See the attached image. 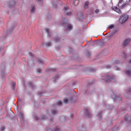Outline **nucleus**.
Here are the masks:
<instances>
[{
    "label": "nucleus",
    "mask_w": 131,
    "mask_h": 131,
    "mask_svg": "<svg viewBox=\"0 0 131 131\" xmlns=\"http://www.w3.org/2000/svg\"><path fill=\"white\" fill-rule=\"evenodd\" d=\"M114 25H111L109 26L108 28L109 30H111L114 28Z\"/></svg>",
    "instance_id": "obj_16"
},
{
    "label": "nucleus",
    "mask_w": 131,
    "mask_h": 131,
    "mask_svg": "<svg viewBox=\"0 0 131 131\" xmlns=\"http://www.w3.org/2000/svg\"><path fill=\"white\" fill-rule=\"evenodd\" d=\"M37 0L38 2H42L41 1V0Z\"/></svg>",
    "instance_id": "obj_32"
},
{
    "label": "nucleus",
    "mask_w": 131,
    "mask_h": 131,
    "mask_svg": "<svg viewBox=\"0 0 131 131\" xmlns=\"http://www.w3.org/2000/svg\"><path fill=\"white\" fill-rule=\"evenodd\" d=\"M130 39H127L124 42V46H126L127 44L129 41Z\"/></svg>",
    "instance_id": "obj_10"
},
{
    "label": "nucleus",
    "mask_w": 131,
    "mask_h": 131,
    "mask_svg": "<svg viewBox=\"0 0 131 131\" xmlns=\"http://www.w3.org/2000/svg\"><path fill=\"white\" fill-rule=\"evenodd\" d=\"M59 40V38H55L54 39V40L55 41H57Z\"/></svg>",
    "instance_id": "obj_25"
},
{
    "label": "nucleus",
    "mask_w": 131,
    "mask_h": 131,
    "mask_svg": "<svg viewBox=\"0 0 131 131\" xmlns=\"http://www.w3.org/2000/svg\"><path fill=\"white\" fill-rule=\"evenodd\" d=\"M47 118V116L46 115H44L42 116V120H44L46 119Z\"/></svg>",
    "instance_id": "obj_21"
},
{
    "label": "nucleus",
    "mask_w": 131,
    "mask_h": 131,
    "mask_svg": "<svg viewBox=\"0 0 131 131\" xmlns=\"http://www.w3.org/2000/svg\"><path fill=\"white\" fill-rule=\"evenodd\" d=\"M62 103V102L60 101H58L57 102V104L58 105H61Z\"/></svg>",
    "instance_id": "obj_22"
},
{
    "label": "nucleus",
    "mask_w": 131,
    "mask_h": 131,
    "mask_svg": "<svg viewBox=\"0 0 131 131\" xmlns=\"http://www.w3.org/2000/svg\"><path fill=\"white\" fill-rule=\"evenodd\" d=\"M109 78V76H107V78Z\"/></svg>",
    "instance_id": "obj_34"
},
{
    "label": "nucleus",
    "mask_w": 131,
    "mask_h": 131,
    "mask_svg": "<svg viewBox=\"0 0 131 131\" xmlns=\"http://www.w3.org/2000/svg\"><path fill=\"white\" fill-rule=\"evenodd\" d=\"M128 18V16L127 15H123L120 17L119 19L120 23L122 24L126 21Z\"/></svg>",
    "instance_id": "obj_2"
},
{
    "label": "nucleus",
    "mask_w": 131,
    "mask_h": 131,
    "mask_svg": "<svg viewBox=\"0 0 131 131\" xmlns=\"http://www.w3.org/2000/svg\"><path fill=\"white\" fill-rule=\"evenodd\" d=\"M38 61L39 62H40L41 63H42L43 62V61L41 59H40L39 60H38Z\"/></svg>",
    "instance_id": "obj_24"
},
{
    "label": "nucleus",
    "mask_w": 131,
    "mask_h": 131,
    "mask_svg": "<svg viewBox=\"0 0 131 131\" xmlns=\"http://www.w3.org/2000/svg\"><path fill=\"white\" fill-rule=\"evenodd\" d=\"M66 26H65V29L67 30H72L73 28L72 25L71 24H68L67 23L66 24Z\"/></svg>",
    "instance_id": "obj_4"
},
{
    "label": "nucleus",
    "mask_w": 131,
    "mask_h": 131,
    "mask_svg": "<svg viewBox=\"0 0 131 131\" xmlns=\"http://www.w3.org/2000/svg\"><path fill=\"white\" fill-rule=\"evenodd\" d=\"M97 115L98 116L99 119H101L102 116V111H99L97 113Z\"/></svg>",
    "instance_id": "obj_9"
},
{
    "label": "nucleus",
    "mask_w": 131,
    "mask_h": 131,
    "mask_svg": "<svg viewBox=\"0 0 131 131\" xmlns=\"http://www.w3.org/2000/svg\"><path fill=\"white\" fill-rule=\"evenodd\" d=\"M52 44L51 42H49L47 43L45 45L46 46L49 47L52 46Z\"/></svg>",
    "instance_id": "obj_14"
},
{
    "label": "nucleus",
    "mask_w": 131,
    "mask_h": 131,
    "mask_svg": "<svg viewBox=\"0 0 131 131\" xmlns=\"http://www.w3.org/2000/svg\"><path fill=\"white\" fill-rule=\"evenodd\" d=\"M108 81V80H106V81Z\"/></svg>",
    "instance_id": "obj_40"
},
{
    "label": "nucleus",
    "mask_w": 131,
    "mask_h": 131,
    "mask_svg": "<svg viewBox=\"0 0 131 131\" xmlns=\"http://www.w3.org/2000/svg\"><path fill=\"white\" fill-rule=\"evenodd\" d=\"M83 111L84 112L86 116H88L89 118L90 117L91 115L90 114L88 110L86 109H85Z\"/></svg>",
    "instance_id": "obj_6"
},
{
    "label": "nucleus",
    "mask_w": 131,
    "mask_h": 131,
    "mask_svg": "<svg viewBox=\"0 0 131 131\" xmlns=\"http://www.w3.org/2000/svg\"><path fill=\"white\" fill-rule=\"evenodd\" d=\"M130 63H131V60L129 62Z\"/></svg>",
    "instance_id": "obj_36"
},
{
    "label": "nucleus",
    "mask_w": 131,
    "mask_h": 131,
    "mask_svg": "<svg viewBox=\"0 0 131 131\" xmlns=\"http://www.w3.org/2000/svg\"><path fill=\"white\" fill-rule=\"evenodd\" d=\"M89 4V3L88 2H85V5L84 6V7L85 8H86L87 7Z\"/></svg>",
    "instance_id": "obj_19"
},
{
    "label": "nucleus",
    "mask_w": 131,
    "mask_h": 131,
    "mask_svg": "<svg viewBox=\"0 0 131 131\" xmlns=\"http://www.w3.org/2000/svg\"><path fill=\"white\" fill-rule=\"evenodd\" d=\"M49 29L48 28H47L45 29V31L47 33H49Z\"/></svg>",
    "instance_id": "obj_23"
},
{
    "label": "nucleus",
    "mask_w": 131,
    "mask_h": 131,
    "mask_svg": "<svg viewBox=\"0 0 131 131\" xmlns=\"http://www.w3.org/2000/svg\"><path fill=\"white\" fill-rule=\"evenodd\" d=\"M20 119L22 120H23L24 118V114L22 112H20L18 115Z\"/></svg>",
    "instance_id": "obj_7"
},
{
    "label": "nucleus",
    "mask_w": 131,
    "mask_h": 131,
    "mask_svg": "<svg viewBox=\"0 0 131 131\" xmlns=\"http://www.w3.org/2000/svg\"><path fill=\"white\" fill-rule=\"evenodd\" d=\"M42 46H43L42 44Z\"/></svg>",
    "instance_id": "obj_39"
},
{
    "label": "nucleus",
    "mask_w": 131,
    "mask_h": 131,
    "mask_svg": "<svg viewBox=\"0 0 131 131\" xmlns=\"http://www.w3.org/2000/svg\"><path fill=\"white\" fill-rule=\"evenodd\" d=\"M64 119V118L63 117H62L61 118V120L62 121H63V122H64L65 121V120H64L63 119Z\"/></svg>",
    "instance_id": "obj_29"
},
{
    "label": "nucleus",
    "mask_w": 131,
    "mask_h": 131,
    "mask_svg": "<svg viewBox=\"0 0 131 131\" xmlns=\"http://www.w3.org/2000/svg\"><path fill=\"white\" fill-rule=\"evenodd\" d=\"M64 102L65 103H67L68 102L69 100L67 98H64Z\"/></svg>",
    "instance_id": "obj_18"
},
{
    "label": "nucleus",
    "mask_w": 131,
    "mask_h": 131,
    "mask_svg": "<svg viewBox=\"0 0 131 131\" xmlns=\"http://www.w3.org/2000/svg\"><path fill=\"white\" fill-rule=\"evenodd\" d=\"M115 70H119V68H117V69L115 68Z\"/></svg>",
    "instance_id": "obj_31"
},
{
    "label": "nucleus",
    "mask_w": 131,
    "mask_h": 131,
    "mask_svg": "<svg viewBox=\"0 0 131 131\" xmlns=\"http://www.w3.org/2000/svg\"><path fill=\"white\" fill-rule=\"evenodd\" d=\"M130 119V118L128 116H125V121H127V120H129Z\"/></svg>",
    "instance_id": "obj_20"
},
{
    "label": "nucleus",
    "mask_w": 131,
    "mask_h": 131,
    "mask_svg": "<svg viewBox=\"0 0 131 131\" xmlns=\"http://www.w3.org/2000/svg\"><path fill=\"white\" fill-rule=\"evenodd\" d=\"M5 127H2L1 128V130L2 131H3L5 129Z\"/></svg>",
    "instance_id": "obj_27"
},
{
    "label": "nucleus",
    "mask_w": 131,
    "mask_h": 131,
    "mask_svg": "<svg viewBox=\"0 0 131 131\" xmlns=\"http://www.w3.org/2000/svg\"><path fill=\"white\" fill-rule=\"evenodd\" d=\"M130 91H131V88H129L125 93V96L127 97H128L127 95L129 94V92H130Z\"/></svg>",
    "instance_id": "obj_8"
},
{
    "label": "nucleus",
    "mask_w": 131,
    "mask_h": 131,
    "mask_svg": "<svg viewBox=\"0 0 131 131\" xmlns=\"http://www.w3.org/2000/svg\"><path fill=\"white\" fill-rule=\"evenodd\" d=\"M41 71V69H39L38 71H37V72H38V73H40Z\"/></svg>",
    "instance_id": "obj_26"
},
{
    "label": "nucleus",
    "mask_w": 131,
    "mask_h": 131,
    "mask_svg": "<svg viewBox=\"0 0 131 131\" xmlns=\"http://www.w3.org/2000/svg\"><path fill=\"white\" fill-rule=\"evenodd\" d=\"M130 0H119L118 6L120 8L124 7L129 3Z\"/></svg>",
    "instance_id": "obj_1"
},
{
    "label": "nucleus",
    "mask_w": 131,
    "mask_h": 131,
    "mask_svg": "<svg viewBox=\"0 0 131 131\" xmlns=\"http://www.w3.org/2000/svg\"><path fill=\"white\" fill-rule=\"evenodd\" d=\"M35 10V7L34 6H33L31 7L30 9V12L31 13H33Z\"/></svg>",
    "instance_id": "obj_15"
},
{
    "label": "nucleus",
    "mask_w": 131,
    "mask_h": 131,
    "mask_svg": "<svg viewBox=\"0 0 131 131\" xmlns=\"http://www.w3.org/2000/svg\"><path fill=\"white\" fill-rule=\"evenodd\" d=\"M99 12V10H98L97 9L95 11V12L96 13H98Z\"/></svg>",
    "instance_id": "obj_30"
},
{
    "label": "nucleus",
    "mask_w": 131,
    "mask_h": 131,
    "mask_svg": "<svg viewBox=\"0 0 131 131\" xmlns=\"http://www.w3.org/2000/svg\"><path fill=\"white\" fill-rule=\"evenodd\" d=\"M59 130L58 129H48L47 131H59Z\"/></svg>",
    "instance_id": "obj_17"
},
{
    "label": "nucleus",
    "mask_w": 131,
    "mask_h": 131,
    "mask_svg": "<svg viewBox=\"0 0 131 131\" xmlns=\"http://www.w3.org/2000/svg\"><path fill=\"white\" fill-rule=\"evenodd\" d=\"M63 26H64V25H63Z\"/></svg>",
    "instance_id": "obj_38"
},
{
    "label": "nucleus",
    "mask_w": 131,
    "mask_h": 131,
    "mask_svg": "<svg viewBox=\"0 0 131 131\" xmlns=\"http://www.w3.org/2000/svg\"><path fill=\"white\" fill-rule=\"evenodd\" d=\"M112 8L113 10L118 13H121V12L120 10L115 6H112Z\"/></svg>",
    "instance_id": "obj_5"
},
{
    "label": "nucleus",
    "mask_w": 131,
    "mask_h": 131,
    "mask_svg": "<svg viewBox=\"0 0 131 131\" xmlns=\"http://www.w3.org/2000/svg\"><path fill=\"white\" fill-rule=\"evenodd\" d=\"M126 74L131 77V70H127L126 72Z\"/></svg>",
    "instance_id": "obj_13"
},
{
    "label": "nucleus",
    "mask_w": 131,
    "mask_h": 131,
    "mask_svg": "<svg viewBox=\"0 0 131 131\" xmlns=\"http://www.w3.org/2000/svg\"><path fill=\"white\" fill-rule=\"evenodd\" d=\"M79 3V1L78 0H74L73 4L75 6L77 5Z\"/></svg>",
    "instance_id": "obj_12"
},
{
    "label": "nucleus",
    "mask_w": 131,
    "mask_h": 131,
    "mask_svg": "<svg viewBox=\"0 0 131 131\" xmlns=\"http://www.w3.org/2000/svg\"><path fill=\"white\" fill-rule=\"evenodd\" d=\"M64 13L65 15H68L71 14V13L68 7H64Z\"/></svg>",
    "instance_id": "obj_3"
},
{
    "label": "nucleus",
    "mask_w": 131,
    "mask_h": 131,
    "mask_svg": "<svg viewBox=\"0 0 131 131\" xmlns=\"http://www.w3.org/2000/svg\"><path fill=\"white\" fill-rule=\"evenodd\" d=\"M15 82H14L13 83V85L14 86L15 85Z\"/></svg>",
    "instance_id": "obj_33"
},
{
    "label": "nucleus",
    "mask_w": 131,
    "mask_h": 131,
    "mask_svg": "<svg viewBox=\"0 0 131 131\" xmlns=\"http://www.w3.org/2000/svg\"><path fill=\"white\" fill-rule=\"evenodd\" d=\"M113 80V79H111V81H112Z\"/></svg>",
    "instance_id": "obj_35"
},
{
    "label": "nucleus",
    "mask_w": 131,
    "mask_h": 131,
    "mask_svg": "<svg viewBox=\"0 0 131 131\" xmlns=\"http://www.w3.org/2000/svg\"><path fill=\"white\" fill-rule=\"evenodd\" d=\"M56 110H54L53 111V112H52V114H56Z\"/></svg>",
    "instance_id": "obj_28"
},
{
    "label": "nucleus",
    "mask_w": 131,
    "mask_h": 131,
    "mask_svg": "<svg viewBox=\"0 0 131 131\" xmlns=\"http://www.w3.org/2000/svg\"><path fill=\"white\" fill-rule=\"evenodd\" d=\"M52 5H53V6H54V4H52Z\"/></svg>",
    "instance_id": "obj_37"
},
{
    "label": "nucleus",
    "mask_w": 131,
    "mask_h": 131,
    "mask_svg": "<svg viewBox=\"0 0 131 131\" xmlns=\"http://www.w3.org/2000/svg\"><path fill=\"white\" fill-rule=\"evenodd\" d=\"M114 99L115 100L118 101L121 100V97L118 95H117L115 97Z\"/></svg>",
    "instance_id": "obj_11"
}]
</instances>
